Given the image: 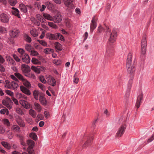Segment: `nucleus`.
<instances>
[{"label": "nucleus", "mask_w": 154, "mask_h": 154, "mask_svg": "<svg viewBox=\"0 0 154 154\" xmlns=\"http://www.w3.org/2000/svg\"><path fill=\"white\" fill-rule=\"evenodd\" d=\"M31 20L35 24L39 26L40 25V23L34 17H32L31 18Z\"/></svg>", "instance_id": "79ce46f5"}, {"label": "nucleus", "mask_w": 154, "mask_h": 154, "mask_svg": "<svg viewBox=\"0 0 154 154\" xmlns=\"http://www.w3.org/2000/svg\"><path fill=\"white\" fill-rule=\"evenodd\" d=\"M34 105L35 109L37 110L38 112H40L42 110V107L41 105L39 103L36 102L34 103Z\"/></svg>", "instance_id": "cd10ccee"}, {"label": "nucleus", "mask_w": 154, "mask_h": 154, "mask_svg": "<svg viewBox=\"0 0 154 154\" xmlns=\"http://www.w3.org/2000/svg\"><path fill=\"white\" fill-rule=\"evenodd\" d=\"M46 5L49 9H52L54 7L53 4L49 2H46Z\"/></svg>", "instance_id": "37998d69"}, {"label": "nucleus", "mask_w": 154, "mask_h": 154, "mask_svg": "<svg viewBox=\"0 0 154 154\" xmlns=\"http://www.w3.org/2000/svg\"><path fill=\"white\" fill-rule=\"evenodd\" d=\"M20 88L21 91L24 94L27 95H29L31 94L30 91L25 87L23 86H20Z\"/></svg>", "instance_id": "6ab92c4d"}, {"label": "nucleus", "mask_w": 154, "mask_h": 154, "mask_svg": "<svg viewBox=\"0 0 154 154\" xmlns=\"http://www.w3.org/2000/svg\"><path fill=\"white\" fill-rule=\"evenodd\" d=\"M93 140V138L92 137H91L88 138L86 142L82 146V148H86L88 146L91 145L92 142Z\"/></svg>", "instance_id": "4468645a"}, {"label": "nucleus", "mask_w": 154, "mask_h": 154, "mask_svg": "<svg viewBox=\"0 0 154 154\" xmlns=\"http://www.w3.org/2000/svg\"><path fill=\"white\" fill-rule=\"evenodd\" d=\"M31 35L34 37H36L38 35V32L36 29L32 28L30 31Z\"/></svg>", "instance_id": "b1692460"}, {"label": "nucleus", "mask_w": 154, "mask_h": 154, "mask_svg": "<svg viewBox=\"0 0 154 154\" xmlns=\"http://www.w3.org/2000/svg\"><path fill=\"white\" fill-rule=\"evenodd\" d=\"M5 93L8 95L11 96L12 97L14 96V93L12 92L11 91L8 90L5 91Z\"/></svg>", "instance_id": "13d9d810"}, {"label": "nucleus", "mask_w": 154, "mask_h": 154, "mask_svg": "<svg viewBox=\"0 0 154 154\" xmlns=\"http://www.w3.org/2000/svg\"><path fill=\"white\" fill-rule=\"evenodd\" d=\"M17 51L20 54V55H23L24 54H25L24 50L22 48H18L17 49Z\"/></svg>", "instance_id": "e2e57ef3"}, {"label": "nucleus", "mask_w": 154, "mask_h": 154, "mask_svg": "<svg viewBox=\"0 0 154 154\" xmlns=\"http://www.w3.org/2000/svg\"><path fill=\"white\" fill-rule=\"evenodd\" d=\"M97 119H95L94 120L92 123L91 128H93V129L95 128L96 126V124L97 122Z\"/></svg>", "instance_id": "338daca9"}, {"label": "nucleus", "mask_w": 154, "mask_h": 154, "mask_svg": "<svg viewBox=\"0 0 154 154\" xmlns=\"http://www.w3.org/2000/svg\"><path fill=\"white\" fill-rule=\"evenodd\" d=\"M133 77H131L128 82L127 87V91L128 92L126 93L125 95V97H126L127 98H128L129 96V92L132 87V85L133 84Z\"/></svg>", "instance_id": "423d86ee"}, {"label": "nucleus", "mask_w": 154, "mask_h": 154, "mask_svg": "<svg viewBox=\"0 0 154 154\" xmlns=\"http://www.w3.org/2000/svg\"><path fill=\"white\" fill-rule=\"evenodd\" d=\"M9 4L12 6H14L17 3L16 0H8Z\"/></svg>", "instance_id": "09e8293b"}, {"label": "nucleus", "mask_w": 154, "mask_h": 154, "mask_svg": "<svg viewBox=\"0 0 154 154\" xmlns=\"http://www.w3.org/2000/svg\"><path fill=\"white\" fill-rule=\"evenodd\" d=\"M25 49L28 51L31 52L32 51V47L31 45L29 44H26L25 46Z\"/></svg>", "instance_id": "8fccbe9b"}, {"label": "nucleus", "mask_w": 154, "mask_h": 154, "mask_svg": "<svg viewBox=\"0 0 154 154\" xmlns=\"http://www.w3.org/2000/svg\"><path fill=\"white\" fill-rule=\"evenodd\" d=\"M5 82V87H6L7 86V88L11 89V86L10 84L9 81L8 80H6Z\"/></svg>", "instance_id": "052dcab7"}, {"label": "nucleus", "mask_w": 154, "mask_h": 154, "mask_svg": "<svg viewBox=\"0 0 154 154\" xmlns=\"http://www.w3.org/2000/svg\"><path fill=\"white\" fill-rule=\"evenodd\" d=\"M30 137L35 140H36L37 139V137L36 134L34 133H32L29 134Z\"/></svg>", "instance_id": "c03bdc74"}, {"label": "nucleus", "mask_w": 154, "mask_h": 154, "mask_svg": "<svg viewBox=\"0 0 154 154\" xmlns=\"http://www.w3.org/2000/svg\"><path fill=\"white\" fill-rule=\"evenodd\" d=\"M22 82H23V85L27 88H30L31 87V85L27 80L24 79Z\"/></svg>", "instance_id": "c756f323"}, {"label": "nucleus", "mask_w": 154, "mask_h": 154, "mask_svg": "<svg viewBox=\"0 0 154 154\" xmlns=\"http://www.w3.org/2000/svg\"><path fill=\"white\" fill-rule=\"evenodd\" d=\"M48 25L54 29H57V26L56 24L53 22H48Z\"/></svg>", "instance_id": "a18cd8bd"}, {"label": "nucleus", "mask_w": 154, "mask_h": 154, "mask_svg": "<svg viewBox=\"0 0 154 154\" xmlns=\"http://www.w3.org/2000/svg\"><path fill=\"white\" fill-rule=\"evenodd\" d=\"M66 25L67 27H70L71 26V23L70 22V20L69 19H66L65 21Z\"/></svg>", "instance_id": "864d4df0"}, {"label": "nucleus", "mask_w": 154, "mask_h": 154, "mask_svg": "<svg viewBox=\"0 0 154 154\" xmlns=\"http://www.w3.org/2000/svg\"><path fill=\"white\" fill-rule=\"evenodd\" d=\"M54 45L55 48L57 49L60 51L62 50V45L58 42H56Z\"/></svg>", "instance_id": "72a5a7b5"}, {"label": "nucleus", "mask_w": 154, "mask_h": 154, "mask_svg": "<svg viewBox=\"0 0 154 154\" xmlns=\"http://www.w3.org/2000/svg\"><path fill=\"white\" fill-rule=\"evenodd\" d=\"M3 121L4 124L7 127H8L10 126V123L8 119H5L3 120Z\"/></svg>", "instance_id": "49530a36"}, {"label": "nucleus", "mask_w": 154, "mask_h": 154, "mask_svg": "<svg viewBox=\"0 0 154 154\" xmlns=\"http://www.w3.org/2000/svg\"><path fill=\"white\" fill-rule=\"evenodd\" d=\"M57 34H59L57 36V39L59 38L60 40H61L62 41H64L65 40L64 38V37L61 35L60 33H57Z\"/></svg>", "instance_id": "bf43d9fd"}, {"label": "nucleus", "mask_w": 154, "mask_h": 154, "mask_svg": "<svg viewBox=\"0 0 154 154\" xmlns=\"http://www.w3.org/2000/svg\"><path fill=\"white\" fill-rule=\"evenodd\" d=\"M2 104L6 106L9 109L12 108V106L13 103L9 97H7L5 99L3 100L2 101Z\"/></svg>", "instance_id": "7ed1b4c3"}, {"label": "nucleus", "mask_w": 154, "mask_h": 154, "mask_svg": "<svg viewBox=\"0 0 154 154\" xmlns=\"http://www.w3.org/2000/svg\"><path fill=\"white\" fill-rule=\"evenodd\" d=\"M11 129L14 131L17 132L20 130V128L17 125H14L11 127Z\"/></svg>", "instance_id": "4c0bfd02"}, {"label": "nucleus", "mask_w": 154, "mask_h": 154, "mask_svg": "<svg viewBox=\"0 0 154 154\" xmlns=\"http://www.w3.org/2000/svg\"><path fill=\"white\" fill-rule=\"evenodd\" d=\"M12 9L13 10L12 11V14L17 16L19 18L20 17L19 14V11L18 9L14 7L12 8Z\"/></svg>", "instance_id": "bb28decb"}, {"label": "nucleus", "mask_w": 154, "mask_h": 154, "mask_svg": "<svg viewBox=\"0 0 154 154\" xmlns=\"http://www.w3.org/2000/svg\"><path fill=\"white\" fill-rule=\"evenodd\" d=\"M20 57L22 59V61L28 63L30 62V59L28 55L26 53L23 55H20Z\"/></svg>", "instance_id": "1a4fd4ad"}, {"label": "nucleus", "mask_w": 154, "mask_h": 154, "mask_svg": "<svg viewBox=\"0 0 154 154\" xmlns=\"http://www.w3.org/2000/svg\"><path fill=\"white\" fill-rule=\"evenodd\" d=\"M44 17L47 20L52 21L53 17L51 16L50 14L47 13H44L43 14Z\"/></svg>", "instance_id": "2f4dec72"}, {"label": "nucleus", "mask_w": 154, "mask_h": 154, "mask_svg": "<svg viewBox=\"0 0 154 154\" xmlns=\"http://www.w3.org/2000/svg\"><path fill=\"white\" fill-rule=\"evenodd\" d=\"M25 75L26 77L32 78L33 79H34L35 78V76L32 73H31L28 74H25Z\"/></svg>", "instance_id": "de8ad7c7"}, {"label": "nucleus", "mask_w": 154, "mask_h": 154, "mask_svg": "<svg viewBox=\"0 0 154 154\" xmlns=\"http://www.w3.org/2000/svg\"><path fill=\"white\" fill-rule=\"evenodd\" d=\"M29 114L33 118H35L36 116V113L35 111L32 109H30L29 111Z\"/></svg>", "instance_id": "e433bc0d"}, {"label": "nucleus", "mask_w": 154, "mask_h": 154, "mask_svg": "<svg viewBox=\"0 0 154 154\" xmlns=\"http://www.w3.org/2000/svg\"><path fill=\"white\" fill-rule=\"evenodd\" d=\"M72 2L73 0H66L64 1V3L67 7L70 9H72L74 7V5L72 3Z\"/></svg>", "instance_id": "f3484780"}, {"label": "nucleus", "mask_w": 154, "mask_h": 154, "mask_svg": "<svg viewBox=\"0 0 154 154\" xmlns=\"http://www.w3.org/2000/svg\"><path fill=\"white\" fill-rule=\"evenodd\" d=\"M22 71L23 73L27 74L30 71V68L28 65L24 64L22 65Z\"/></svg>", "instance_id": "9b49d317"}, {"label": "nucleus", "mask_w": 154, "mask_h": 154, "mask_svg": "<svg viewBox=\"0 0 154 154\" xmlns=\"http://www.w3.org/2000/svg\"><path fill=\"white\" fill-rule=\"evenodd\" d=\"M20 104L24 108L26 109L29 108V105H28V103L27 101L24 100H20Z\"/></svg>", "instance_id": "a878e982"}, {"label": "nucleus", "mask_w": 154, "mask_h": 154, "mask_svg": "<svg viewBox=\"0 0 154 154\" xmlns=\"http://www.w3.org/2000/svg\"><path fill=\"white\" fill-rule=\"evenodd\" d=\"M16 111L18 113L21 115H24V113L23 111L19 108H17V109Z\"/></svg>", "instance_id": "6e6d98bb"}, {"label": "nucleus", "mask_w": 154, "mask_h": 154, "mask_svg": "<svg viewBox=\"0 0 154 154\" xmlns=\"http://www.w3.org/2000/svg\"><path fill=\"white\" fill-rule=\"evenodd\" d=\"M53 63L57 65H59L61 63V61L60 60L55 59L53 61Z\"/></svg>", "instance_id": "3c124183"}, {"label": "nucleus", "mask_w": 154, "mask_h": 154, "mask_svg": "<svg viewBox=\"0 0 154 154\" xmlns=\"http://www.w3.org/2000/svg\"><path fill=\"white\" fill-rule=\"evenodd\" d=\"M32 70L37 73H39L40 72V68L38 67H36L34 66H32L31 67Z\"/></svg>", "instance_id": "473e14b6"}, {"label": "nucleus", "mask_w": 154, "mask_h": 154, "mask_svg": "<svg viewBox=\"0 0 154 154\" xmlns=\"http://www.w3.org/2000/svg\"><path fill=\"white\" fill-rule=\"evenodd\" d=\"M14 75L18 79L22 81L24 79L23 75L18 72H15Z\"/></svg>", "instance_id": "c85d7f7f"}, {"label": "nucleus", "mask_w": 154, "mask_h": 154, "mask_svg": "<svg viewBox=\"0 0 154 154\" xmlns=\"http://www.w3.org/2000/svg\"><path fill=\"white\" fill-rule=\"evenodd\" d=\"M10 77L11 79L16 81V82H19V80L17 78L15 75H10Z\"/></svg>", "instance_id": "680f3d73"}, {"label": "nucleus", "mask_w": 154, "mask_h": 154, "mask_svg": "<svg viewBox=\"0 0 154 154\" xmlns=\"http://www.w3.org/2000/svg\"><path fill=\"white\" fill-rule=\"evenodd\" d=\"M62 19V17L60 13H57L56 15L53 17V20L54 23H60Z\"/></svg>", "instance_id": "6e6552de"}, {"label": "nucleus", "mask_w": 154, "mask_h": 154, "mask_svg": "<svg viewBox=\"0 0 154 154\" xmlns=\"http://www.w3.org/2000/svg\"><path fill=\"white\" fill-rule=\"evenodd\" d=\"M19 7L21 11L25 13L27 11L28 8H29L30 9L32 8L30 6H26L23 4H20Z\"/></svg>", "instance_id": "dca6fc26"}, {"label": "nucleus", "mask_w": 154, "mask_h": 154, "mask_svg": "<svg viewBox=\"0 0 154 154\" xmlns=\"http://www.w3.org/2000/svg\"><path fill=\"white\" fill-rule=\"evenodd\" d=\"M16 121L17 123L21 127H24L25 126L24 122L21 118L19 116H17L16 117Z\"/></svg>", "instance_id": "f8f14e48"}, {"label": "nucleus", "mask_w": 154, "mask_h": 154, "mask_svg": "<svg viewBox=\"0 0 154 154\" xmlns=\"http://www.w3.org/2000/svg\"><path fill=\"white\" fill-rule=\"evenodd\" d=\"M36 17L37 20L40 21L41 22L44 23L45 22V19L40 14H37L36 15Z\"/></svg>", "instance_id": "7c9ffc66"}, {"label": "nucleus", "mask_w": 154, "mask_h": 154, "mask_svg": "<svg viewBox=\"0 0 154 154\" xmlns=\"http://www.w3.org/2000/svg\"><path fill=\"white\" fill-rule=\"evenodd\" d=\"M23 36L26 41L28 42L29 43H30L31 42V38L28 34L25 33L24 34Z\"/></svg>", "instance_id": "f704fd0d"}, {"label": "nucleus", "mask_w": 154, "mask_h": 154, "mask_svg": "<svg viewBox=\"0 0 154 154\" xmlns=\"http://www.w3.org/2000/svg\"><path fill=\"white\" fill-rule=\"evenodd\" d=\"M53 49L48 48H45L44 49V52L47 54H49L52 51Z\"/></svg>", "instance_id": "5fc2aeb1"}, {"label": "nucleus", "mask_w": 154, "mask_h": 154, "mask_svg": "<svg viewBox=\"0 0 154 154\" xmlns=\"http://www.w3.org/2000/svg\"><path fill=\"white\" fill-rule=\"evenodd\" d=\"M104 31V29L101 26H99L97 29V32L99 33H101Z\"/></svg>", "instance_id": "0e129e2a"}, {"label": "nucleus", "mask_w": 154, "mask_h": 154, "mask_svg": "<svg viewBox=\"0 0 154 154\" xmlns=\"http://www.w3.org/2000/svg\"><path fill=\"white\" fill-rule=\"evenodd\" d=\"M2 144L5 148L8 149H9L11 148L10 145L6 142L2 141L1 142Z\"/></svg>", "instance_id": "c9c22d12"}, {"label": "nucleus", "mask_w": 154, "mask_h": 154, "mask_svg": "<svg viewBox=\"0 0 154 154\" xmlns=\"http://www.w3.org/2000/svg\"><path fill=\"white\" fill-rule=\"evenodd\" d=\"M132 54L129 53L128 55L127 60V68L128 73L130 75L131 77H133L135 71V61L132 64Z\"/></svg>", "instance_id": "f257e3e1"}, {"label": "nucleus", "mask_w": 154, "mask_h": 154, "mask_svg": "<svg viewBox=\"0 0 154 154\" xmlns=\"http://www.w3.org/2000/svg\"><path fill=\"white\" fill-rule=\"evenodd\" d=\"M117 29L115 28H113L112 32L110 34V37L109 40L110 42L113 43L115 41L117 36Z\"/></svg>", "instance_id": "39448f33"}, {"label": "nucleus", "mask_w": 154, "mask_h": 154, "mask_svg": "<svg viewBox=\"0 0 154 154\" xmlns=\"http://www.w3.org/2000/svg\"><path fill=\"white\" fill-rule=\"evenodd\" d=\"M38 87L42 90L45 91V86L41 83H39L38 84Z\"/></svg>", "instance_id": "4d7b16f0"}, {"label": "nucleus", "mask_w": 154, "mask_h": 154, "mask_svg": "<svg viewBox=\"0 0 154 154\" xmlns=\"http://www.w3.org/2000/svg\"><path fill=\"white\" fill-rule=\"evenodd\" d=\"M39 94V92L35 90L33 92V95L34 98L36 100H38V95Z\"/></svg>", "instance_id": "a19ab883"}, {"label": "nucleus", "mask_w": 154, "mask_h": 154, "mask_svg": "<svg viewBox=\"0 0 154 154\" xmlns=\"http://www.w3.org/2000/svg\"><path fill=\"white\" fill-rule=\"evenodd\" d=\"M114 51L113 47L112 44H109L107 46L106 53L107 54L109 55Z\"/></svg>", "instance_id": "2eb2a0df"}, {"label": "nucleus", "mask_w": 154, "mask_h": 154, "mask_svg": "<svg viewBox=\"0 0 154 154\" xmlns=\"http://www.w3.org/2000/svg\"><path fill=\"white\" fill-rule=\"evenodd\" d=\"M49 84L53 86H55L56 85V81L55 79L52 77H51L48 80Z\"/></svg>", "instance_id": "412c9836"}, {"label": "nucleus", "mask_w": 154, "mask_h": 154, "mask_svg": "<svg viewBox=\"0 0 154 154\" xmlns=\"http://www.w3.org/2000/svg\"><path fill=\"white\" fill-rule=\"evenodd\" d=\"M32 62L34 64H40L41 62L35 58H32Z\"/></svg>", "instance_id": "58836bf2"}, {"label": "nucleus", "mask_w": 154, "mask_h": 154, "mask_svg": "<svg viewBox=\"0 0 154 154\" xmlns=\"http://www.w3.org/2000/svg\"><path fill=\"white\" fill-rule=\"evenodd\" d=\"M59 34L57 33H55L54 34L51 33H48L46 34V36L48 38L51 40H54L57 39V36Z\"/></svg>", "instance_id": "9d476101"}, {"label": "nucleus", "mask_w": 154, "mask_h": 154, "mask_svg": "<svg viewBox=\"0 0 154 154\" xmlns=\"http://www.w3.org/2000/svg\"><path fill=\"white\" fill-rule=\"evenodd\" d=\"M39 79L40 81L44 84H45L46 82V81L44 77L42 75L39 77Z\"/></svg>", "instance_id": "603ef678"}, {"label": "nucleus", "mask_w": 154, "mask_h": 154, "mask_svg": "<svg viewBox=\"0 0 154 154\" xmlns=\"http://www.w3.org/2000/svg\"><path fill=\"white\" fill-rule=\"evenodd\" d=\"M143 98V94H141L139 95L137 98V101L136 104V106L137 108H138L140 106V101Z\"/></svg>", "instance_id": "aec40b11"}, {"label": "nucleus", "mask_w": 154, "mask_h": 154, "mask_svg": "<svg viewBox=\"0 0 154 154\" xmlns=\"http://www.w3.org/2000/svg\"><path fill=\"white\" fill-rule=\"evenodd\" d=\"M19 35L18 30L14 29L12 30L10 33V35L12 38H14L17 37Z\"/></svg>", "instance_id": "ddd939ff"}, {"label": "nucleus", "mask_w": 154, "mask_h": 154, "mask_svg": "<svg viewBox=\"0 0 154 154\" xmlns=\"http://www.w3.org/2000/svg\"><path fill=\"white\" fill-rule=\"evenodd\" d=\"M96 21V19L95 18V17L94 16L92 20L90 26V30L92 32H93L94 30L96 28L97 26Z\"/></svg>", "instance_id": "a211bd4d"}, {"label": "nucleus", "mask_w": 154, "mask_h": 154, "mask_svg": "<svg viewBox=\"0 0 154 154\" xmlns=\"http://www.w3.org/2000/svg\"><path fill=\"white\" fill-rule=\"evenodd\" d=\"M30 52L31 54L33 56H37L39 54L38 53V52L32 50Z\"/></svg>", "instance_id": "69168bd1"}, {"label": "nucleus", "mask_w": 154, "mask_h": 154, "mask_svg": "<svg viewBox=\"0 0 154 154\" xmlns=\"http://www.w3.org/2000/svg\"><path fill=\"white\" fill-rule=\"evenodd\" d=\"M11 88L12 87L14 90H16L19 85L16 82L12 81L11 83Z\"/></svg>", "instance_id": "393cba45"}, {"label": "nucleus", "mask_w": 154, "mask_h": 154, "mask_svg": "<svg viewBox=\"0 0 154 154\" xmlns=\"http://www.w3.org/2000/svg\"><path fill=\"white\" fill-rule=\"evenodd\" d=\"M0 63V71L1 72H4L5 70V69L4 66Z\"/></svg>", "instance_id": "774afa93"}, {"label": "nucleus", "mask_w": 154, "mask_h": 154, "mask_svg": "<svg viewBox=\"0 0 154 154\" xmlns=\"http://www.w3.org/2000/svg\"><path fill=\"white\" fill-rule=\"evenodd\" d=\"M39 100L41 104L44 106H46L47 103V101L43 96H40Z\"/></svg>", "instance_id": "4be33fe9"}, {"label": "nucleus", "mask_w": 154, "mask_h": 154, "mask_svg": "<svg viewBox=\"0 0 154 154\" xmlns=\"http://www.w3.org/2000/svg\"><path fill=\"white\" fill-rule=\"evenodd\" d=\"M147 39L146 35L143 36L141 42V52L142 54H145L146 52Z\"/></svg>", "instance_id": "f03ea898"}, {"label": "nucleus", "mask_w": 154, "mask_h": 154, "mask_svg": "<svg viewBox=\"0 0 154 154\" xmlns=\"http://www.w3.org/2000/svg\"><path fill=\"white\" fill-rule=\"evenodd\" d=\"M126 128L125 125H122L118 129L116 133V137H120L123 134Z\"/></svg>", "instance_id": "20e7f679"}, {"label": "nucleus", "mask_w": 154, "mask_h": 154, "mask_svg": "<svg viewBox=\"0 0 154 154\" xmlns=\"http://www.w3.org/2000/svg\"><path fill=\"white\" fill-rule=\"evenodd\" d=\"M27 144L29 146L28 149H32L34 146L35 142L31 140H28L27 141Z\"/></svg>", "instance_id": "5701e85b"}, {"label": "nucleus", "mask_w": 154, "mask_h": 154, "mask_svg": "<svg viewBox=\"0 0 154 154\" xmlns=\"http://www.w3.org/2000/svg\"><path fill=\"white\" fill-rule=\"evenodd\" d=\"M0 20L2 23H7L9 21V17L6 14L2 13L0 14Z\"/></svg>", "instance_id": "0eeeda50"}, {"label": "nucleus", "mask_w": 154, "mask_h": 154, "mask_svg": "<svg viewBox=\"0 0 154 154\" xmlns=\"http://www.w3.org/2000/svg\"><path fill=\"white\" fill-rule=\"evenodd\" d=\"M7 57L8 58L7 60V61H9L10 64L11 65H14L15 64V61L11 57L9 56Z\"/></svg>", "instance_id": "ea45409f"}]
</instances>
